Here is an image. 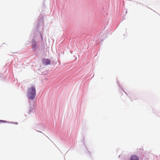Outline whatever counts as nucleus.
<instances>
[{"instance_id":"obj_3","label":"nucleus","mask_w":160,"mask_h":160,"mask_svg":"<svg viewBox=\"0 0 160 160\" xmlns=\"http://www.w3.org/2000/svg\"><path fill=\"white\" fill-rule=\"evenodd\" d=\"M130 160H139V158L136 155H133L131 156Z\"/></svg>"},{"instance_id":"obj_2","label":"nucleus","mask_w":160,"mask_h":160,"mask_svg":"<svg viewBox=\"0 0 160 160\" xmlns=\"http://www.w3.org/2000/svg\"><path fill=\"white\" fill-rule=\"evenodd\" d=\"M42 62L43 64L46 65L50 64L51 62L50 60L48 59H43Z\"/></svg>"},{"instance_id":"obj_1","label":"nucleus","mask_w":160,"mask_h":160,"mask_svg":"<svg viewBox=\"0 0 160 160\" xmlns=\"http://www.w3.org/2000/svg\"><path fill=\"white\" fill-rule=\"evenodd\" d=\"M36 89L34 87H32L28 90L27 97L30 100L33 99L36 96Z\"/></svg>"},{"instance_id":"obj_4","label":"nucleus","mask_w":160,"mask_h":160,"mask_svg":"<svg viewBox=\"0 0 160 160\" xmlns=\"http://www.w3.org/2000/svg\"><path fill=\"white\" fill-rule=\"evenodd\" d=\"M6 122L5 121L0 120V122Z\"/></svg>"},{"instance_id":"obj_5","label":"nucleus","mask_w":160,"mask_h":160,"mask_svg":"<svg viewBox=\"0 0 160 160\" xmlns=\"http://www.w3.org/2000/svg\"><path fill=\"white\" fill-rule=\"evenodd\" d=\"M14 124H18V123L17 122H15L14 123Z\"/></svg>"}]
</instances>
